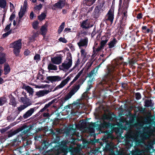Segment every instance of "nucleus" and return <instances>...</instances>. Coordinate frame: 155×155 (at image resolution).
<instances>
[{
  "mask_svg": "<svg viewBox=\"0 0 155 155\" xmlns=\"http://www.w3.org/2000/svg\"><path fill=\"white\" fill-rule=\"evenodd\" d=\"M123 64L124 66L126 63L124 62V59L122 57L117 58L112 61V64L107 68V72L100 84L104 87H110L117 81V75L119 71L120 66Z\"/></svg>",
  "mask_w": 155,
  "mask_h": 155,
  "instance_id": "nucleus-1",
  "label": "nucleus"
},
{
  "mask_svg": "<svg viewBox=\"0 0 155 155\" xmlns=\"http://www.w3.org/2000/svg\"><path fill=\"white\" fill-rule=\"evenodd\" d=\"M38 79H41L43 82H46L49 84L50 82L52 83H54L56 82H58L61 80V78L59 76H47L46 80H45L44 75L40 74L38 73L37 76Z\"/></svg>",
  "mask_w": 155,
  "mask_h": 155,
  "instance_id": "nucleus-2",
  "label": "nucleus"
},
{
  "mask_svg": "<svg viewBox=\"0 0 155 155\" xmlns=\"http://www.w3.org/2000/svg\"><path fill=\"white\" fill-rule=\"evenodd\" d=\"M150 137L149 129L147 127L143 129L142 133L140 132V139L137 140L136 138L134 139L136 144L139 145L141 143H144L145 141L148 139Z\"/></svg>",
  "mask_w": 155,
  "mask_h": 155,
  "instance_id": "nucleus-3",
  "label": "nucleus"
},
{
  "mask_svg": "<svg viewBox=\"0 0 155 155\" xmlns=\"http://www.w3.org/2000/svg\"><path fill=\"white\" fill-rule=\"evenodd\" d=\"M72 63L71 54L69 53L66 59V61L63 63L61 65L59 66V69L60 70L64 71L65 70H68L71 67Z\"/></svg>",
  "mask_w": 155,
  "mask_h": 155,
  "instance_id": "nucleus-4",
  "label": "nucleus"
},
{
  "mask_svg": "<svg viewBox=\"0 0 155 155\" xmlns=\"http://www.w3.org/2000/svg\"><path fill=\"white\" fill-rule=\"evenodd\" d=\"M82 78L80 79L77 82V84L73 86L72 89L70 91L73 95L80 88L81 86L83 84L87 78Z\"/></svg>",
  "mask_w": 155,
  "mask_h": 155,
  "instance_id": "nucleus-5",
  "label": "nucleus"
},
{
  "mask_svg": "<svg viewBox=\"0 0 155 155\" xmlns=\"http://www.w3.org/2000/svg\"><path fill=\"white\" fill-rule=\"evenodd\" d=\"M54 143L53 142L49 143V141L44 140L42 143L41 145L38 146L37 148L39 149L40 153H43L45 152L48 147L51 146V144Z\"/></svg>",
  "mask_w": 155,
  "mask_h": 155,
  "instance_id": "nucleus-6",
  "label": "nucleus"
},
{
  "mask_svg": "<svg viewBox=\"0 0 155 155\" xmlns=\"http://www.w3.org/2000/svg\"><path fill=\"white\" fill-rule=\"evenodd\" d=\"M28 104L26 105H21L19 107L17 108V110H15L12 114L10 116V119L12 120H14L16 117L20 113V112L28 107Z\"/></svg>",
  "mask_w": 155,
  "mask_h": 155,
  "instance_id": "nucleus-7",
  "label": "nucleus"
},
{
  "mask_svg": "<svg viewBox=\"0 0 155 155\" xmlns=\"http://www.w3.org/2000/svg\"><path fill=\"white\" fill-rule=\"evenodd\" d=\"M122 16L121 17V19L120 21V25H126V21L127 17V9L128 8H126L125 7H122Z\"/></svg>",
  "mask_w": 155,
  "mask_h": 155,
  "instance_id": "nucleus-8",
  "label": "nucleus"
},
{
  "mask_svg": "<svg viewBox=\"0 0 155 155\" xmlns=\"http://www.w3.org/2000/svg\"><path fill=\"white\" fill-rule=\"evenodd\" d=\"M114 8H110L106 16V21H110L111 24H112L113 22L114 16Z\"/></svg>",
  "mask_w": 155,
  "mask_h": 155,
  "instance_id": "nucleus-9",
  "label": "nucleus"
},
{
  "mask_svg": "<svg viewBox=\"0 0 155 155\" xmlns=\"http://www.w3.org/2000/svg\"><path fill=\"white\" fill-rule=\"evenodd\" d=\"M103 5L101 4L100 3L97 6L94 10V18L96 19L98 18L100 15V13L101 12H100L102 9V8Z\"/></svg>",
  "mask_w": 155,
  "mask_h": 155,
  "instance_id": "nucleus-10",
  "label": "nucleus"
},
{
  "mask_svg": "<svg viewBox=\"0 0 155 155\" xmlns=\"http://www.w3.org/2000/svg\"><path fill=\"white\" fill-rule=\"evenodd\" d=\"M65 5V1L62 0H59L57 2L53 5L52 9L56 10L58 8L59 9H62Z\"/></svg>",
  "mask_w": 155,
  "mask_h": 155,
  "instance_id": "nucleus-11",
  "label": "nucleus"
},
{
  "mask_svg": "<svg viewBox=\"0 0 155 155\" xmlns=\"http://www.w3.org/2000/svg\"><path fill=\"white\" fill-rule=\"evenodd\" d=\"M110 126V124L106 121H104L100 124H98V127L96 128L97 130L101 131L102 129L109 128Z\"/></svg>",
  "mask_w": 155,
  "mask_h": 155,
  "instance_id": "nucleus-12",
  "label": "nucleus"
},
{
  "mask_svg": "<svg viewBox=\"0 0 155 155\" xmlns=\"http://www.w3.org/2000/svg\"><path fill=\"white\" fill-rule=\"evenodd\" d=\"M38 108V107H35L33 108H31L28 110L23 115V117L24 119H26L31 116L34 111H36Z\"/></svg>",
  "mask_w": 155,
  "mask_h": 155,
  "instance_id": "nucleus-13",
  "label": "nucleus"
},
{
  "mask_svg": "<svg viewBox=\"0 0 155 155\" xmlns=\"http://www.w3.org/2000/svg\"><path fill=\"white\" fill-rule=\"evenodd\" d=\"M21 41V39H19L18 40L15 41L10 44L11 47L14 48H17L21 49L22 46Z\"/></svg>",
  "mask_w": 155,
  "mask_h": 155,
  "instance_id": "nucleus-14",
  "label": "nucleus"
},
{
  "mask_svg": "<svg viewBox=\"0 0 155 155\" xmlns=\"http://www.w3.org/2000/svg\"><path fill=\"white\" fill-rule=\"evenodd\" d=\"M71 78L69 76H68L65 79L62 81L60 84L56 86L53 90L54 91L59 89L63 87L68 82L70 79Z\"/></svg>",
  "mask_w": 155,
  "mask_h": 155,
  "instance_id": "nucleus-15",
  "label": "nucleus"
},
{
  "mask_svg": "<svg viewBox=\"0 0 155 155\" xmlns=\"http://www.w3.org/2000/svg\"><path fill=\"white\" fill-rule=\"evenodd\" d=\"M20 102H21L24 104L23 105H29L28 106L32 104L31 101L28 97H20Z\"/></svg>",
  "mask_w": 155,
  "mask_h": 155,
  "instance_id": "nucleus-16",
  "label": "nucleus"
},
{
  "mask_svg": "<svg viewBox=\"0 0 155 155\" xmlns=\"http://www.w3.org/2000/svg\"><path fill=\"white\" fill-rule=\"evenodd\" d=\"M22 88L23 89H25L27 92L29 93V96L31 95L32 96L34 93L33 89L30 87V86L27 85L26 84H23Z\"/></svg>",
  "mask_w": 155,
  "mask_h": 155,
  "instance_id": "nucleus-17",
  "label": "nucleus"
},
{
  "mask_svg": "<svg viewBox=\"0 0 155 155\" xmlns=\"http://www.w3.org/2000/svg\"><path fill=\"white\" fill-rule=\"evenodd\" d=\"M88 42V38L85 37L84 39H81L79 42L78 43V46L80 47L87 46Z\"/></svg>",
  "mask_w": 155,
  "mask_h": 155,
  "instance_id": "nucleus-18",
  "label": "nucleus"
},
{
  "mask_svg": "<svg viewBox=\"0 0 155 155\" xmlns=\"http://www.w3.org/2000/svg\"><path fill=\"white\" fill-rule=\"evenodd\" d=\"M62 58L59 56L51 58V61L54 64H58L61 62Z\"/></svg>",
  "mask_w": 155,
  "mask_h": 155,
  "instance_id": "nucleus-19",
  "label": "nucleus"
},
{
  "mask_svg": "<svg viewBox=\"0 0 155 155\" xmlns=\"http://www.w3.org/2000/svg\"><path fill=\"white\" fill-rule=\"evenodd\" d=\"M117 42L118 41L116 38H114L112 39H111L110 41L108 44L109 48H113Z\"/></svg>",
  "mask_w": 155,
  "mask_h": 155,
  "instance_id": "nucleus-20",
  "label": "nucleus"
},
{
  "mask_svg": "<svg viewBox=\"0 0 155 155\" xmlns=\"http://www.w3.org/2000/svg\"><path fill=\"white\" fill-rule=\"evenodd\" d=\"M143 153V151L139 149H137L132 152L131 155H142Z\"/></svg>",
  "mask_w": 155,
  "mask_h": 155,
  "instance_id": "nucleus-21",
  "label": "nucleus"
},
{
  "mask_svg": "<svg viewBox=\"0 0 155 155\" xmlns=\"http://www.w3.org/2000/svg\"><path fill=\"white\" fill-rule=\"evenodd\" d=\"M73 95L70 91L63 98L61 99V102L62 103H64L67 101Z\"/></svg>",
  "mask_w": 155,
  "mask_h": 155,
  "instance_id": "nucleus-22",
  "label": "nucleus"
},
{
  "mask_svg": "<svg viewBox=\"0 0 155 155\" xmlns=\"http://www.w3.org/2000/svg\"><path fill=\"white\" fill-rule=\"evenodd\" d=\"M6 61L5 54L4 53L0 52V64H4Z\"/></svg>",
  "mask_w": 155,
  "mask_h": 155,
  "instance_id": "nucleus-23",
  "label": "nucleus"
},
{
  "mask_svg": "<svg viewBox=\"0 0 155 155\" xmlns=\"http://www.w3.org/2000/svg\"><path fill=\"white\" fill-rule=\"evenodd\" d=\"M4 74L6 75L8 74L10 71V67L8 63L5 64L4 65Z\"/></svg>",
  "mask_w": 155,
  "mask_h": 155,
  "instance_id": "nucleus-24",
  "label": "nucleus"
},
{
  "mask_svg": "<svg viewBox=\"0 0 155 155\" xmlns=\"http://www.w3.org/2000/svg\"><path fill=\"white\" fill-rule=\"evenodd\" d=\"M10 98V102L9 104L10 105H12L14 106H15L17 104L15 101V98L12 94L11 96L9 97Z\"/></svg>",
  "mask_w": 155,
  "mask_h": 155,
  "instance_id": "nucleus-25",
  "label": "nucleus"
},
{
  "mask_svg": "<svg viewBox=\"0 0 155 155\" xmlns=\"http://www.w3.org/2000/svg\"><path fill=\"white\" fill-rule=\"evenodd\" d=\"M51 91V90L50 91L49 90L40 91L37 92V94L42 96H44L45 94H47Z\"/></svg>",
  "mask_w": 155,
  "mask_h": 155,
  "instance_id": "nucleus-26",
  "label": "nucleus"
},
{
  "mask_svg": "<svg viewBox=\"0 0 155 155\" xmlns=\"http://www.w3.org/2000/svg\"><path fill=\"white\" fill-rule=\"evenodd\" d=\"M145 104L144 106L148 107H152L153 104H152V100L151 99L147 100L144 102Z\"/></svg>",
  "mask_w": 155,
  "mask_h": 155,
  "instance_id": "nucleus-27",
  "label": "nucleus"
},
{
  "mask_svg": "<svg viewBox=\"0 0 155 155\" xmlns=\"http://www.w3.org/2000/svg\"><path fill=\"white\" fill-rule=\"evenodd\" d=\"M141 29L142 32L145 34L149 33L151 31V29L148 28L146 26H142Z\"/></svg>",
  "mask_w": 155,
  "mask_h": 155,
  "instance_id": "nucleus-28",
  "label": "nucleus"
},
{
  "mask_svg": "<svg viewBox=\"0 0 155 155\" xmlns=\"http://www.w3.org/2000/svg\"><path fill=\"white\" fill-rule=\"evenodd\" d=\"M47 26H45V24L44 25H42L40 29L41 33V35L43 36H45L46 33L47 31V28H46Z\"/></svg>",
  "mask_w": 155,
  "mask_h": 155,
  "instance_id": "nucleus-29",
  "label": "nucleus"
},
{
  "mask_svg": "<svg viewBox=\"0 0 155 155\" xmlns=\"http://www.w3.org/2000/svg\"><path fill=\"white\" fill-rule=\"evenodd\" d=\"M88 20L87 19L85 20L82 23L81 26L84 28L87 29L89 28V27L88 24L87 23V21Z\"/></svg>",
  "mask_w": 155,
  "mask_h": 155,
  "instance_id": "nucleus-30",
  "label": "nucleus"
},
{
  "mask_svg": "<svg viewBox=\"0 0 155 155\" xmlns=\"http://www.w3.org/2000/svg\"><path fill=\"white\" fill-rule=\"evenodd\" d=\"M153 147L152 144L149 143L148 144L145 145L144 147V149L145 151L147 152H149Z\"/></svg>",
  "mask_w": 155,
  "mask_h": 155,
  "instance_id": "nucleus-31",
  "label": "nucleus"
},
{
  "mask_svg": "<svg viewBox=\"0 0 155 155\" xmlns=\"http://www.w3.org/2000/svg\"><path fill=\"white\" fill-rule=\"evenodd\" d=\"M6 0H0V8H5L7 6Z\"/></svg>",
  "mask_w": 155,
  "mask_h": 155,
  "instance_id": "nucleus-32",
  "label": "nucleus"
},
{
  "mask_svg": "<svg viewBox=\"0 0 155 155\" xmlns=\"http://www.w3.org/2000/svg\"><path fill=\"white\" fill-rule=\"evenodd\" d=\"M57 99L56 98H55L52 100L51 101L49 102L48 104H46L45 105L44 107L46 109L49 107L52 104H53L54 102H57Z\"/></svg>",
  "mask_w": 155,
  "mask_h": 155,
  "instance_id": "nucleus-33",
  "label": "nucleus"
},
{
  "mask_svg": "<svg viewBox=\"0 0 155 155\" xmlns=\"http://www.w3.org/2000/svg\"><path fill=\"white\" fill-rule=\"evenodd\" d=\"M64 22H63L61 24V25L59 26L58 30V34H60L61 33L64 28Z\"/></svg>",
  "mask_w": 155,
  "mask_h": 155,
  "instance_id": "nucleus-34",
  "label": "nucleus"
},
{
  "mask_svg": "<svg viewBox=\"0 0 155 155\" xmlns=\"http://www.w3.org/2000/svg\"><path fill=\"white\" fill-rule=\"evenodd\" d=\"M48 68L49 70H57V66L51 63H50L48 65Z\"/></svg>",
  "mask_w": 155,
  "mask_h": 155,
  "instance_id": "nucleus-35",
  "label": "nucleus"
},
{
  "mask_svg": "<svg viewBox=\"0 0 155 155\" xmlns=\"http://www.w3.org/2000/svg\"><path fill=\"white\" fill-rule=\"evenodd\" d=\"M25 9H21V8L20 11L18 12V15L20 18H21L25 14Z\"/></svg>",
  "mask_w": 155,
  "mask_h": 155,
  "instance_id": "nucleus-36",
  "label": "nucleus"
},
{
  "mask_svg": "<svg viewBox=\"0 0 155 155\" xmlns=\"http://www.w3.org/2000/svg\"><path fill=\"white\" fill-rule=\"evenodd\" d=\"M33 127V126L32 125H30L28 126H27V125H25L22 126L21 127V130H23L26 128H28L26 129L29 132L31 130Z\"/></svg>",
  "mask_w": 155,
  "mask_h": 155,
  "instance_id": "nucleus-37",
  "label": "nucleus"
},
{
  "mask_svg": "<svg viewBox=\"0 0 155 155\" xmlns=\"http://www.w3.org/2000/svg\"><path fill=\"white\" fill-rule=\"evenodd\" d=\"M95 60L92 58V56L91 58V59L90 61L88 62L87 63V67L88 68H89L91 67L93 64Z\"/></svg>",
  "mask_w": 155,
  "mask_h": 155,
  "instance_id": "nucleus-38",
  "label": "nucleus"
},
{
  "mask_svg": "<svg viewBox=\"0 0 155 155\" xmlns=\"http://www.w3.org/2000/svg\"><path fill=\"white\" fill-rule=\"evenodd\" d=\"M22 141L23 142V145L25 147L26 146L30 145L31 143V141L28 140L27 139H23Z\"/></svg>",
  "mask_w": 155,
  "mask_h": 155,
  "instance_id": "nucleus-39",
  "label": "nucleus"
},
{
  "mask_svg": "<svg viewBox=\"0 0 155 155\" xmlns=\"http://www.w3.org/2000/svg\"><path fill=\"white\" fill-rule=\"evenodd\" d=\"M96 0H86V4L87 5L90 6L93 5L95 2Z\"/></svg>",
  "mask_w": 155,
  "mask_h": 155,
  "instance_id": "nucleus-40",
  "label": "nucleus"
},
{
  "mask_svg": "<svg viewBox=\"0 0 155 155\" xmlns=\"http://www.w3.org/2000/svg\"><path fill=\"white\" fill-rule=\"evenodd\" d=\"M19 48H14L13 52L16 56H18L20 52V49Z\"/></svg>",
  "mask_w": 155,
  "mask_h": 155,
  "instance_id": "nucleus-41",
  "label": "nucleus"
},
{
  "mask_svg": "<svg viewBox=\"0 0 155 155\" xmlns=\"http://www.w3.org/2000/svg\"><path fill=\"white\" fill-rule=\"evenodd\" d=\"M95 127H98V124H96L95 123H90L89 126V129H93Z\"/></svg>",
  "mask_w": 155,
  "mask_h": 155,
  "instance_id": "nucleus-42",
  "label": "nucleus"
},
{
  "mask_svg": "<svg viewBox=\"0 0 155 155\" xmlns=\"http://www.w3.org/2000/svg\"><path fill=\"white\" fill-rule=\"evenodd\" d=\"M46 16V15L45 13H42L40 15L38 16V18L39 20L42 21L45 19Z\"/></svg>",
  "mask_w": 155,
  "mask_h": 155,
  "instance_id": "nucleus-43",
  "label": "nucleus"
},
{
  "mask_svg": "<svg viewBox=\"0 0 155 155\" xmlns=\"http://www.w3.org/2000/svg\"><path fill=\"white\" fill-rule=\"evenodd\" d=\"M81 57L83 58V59H85L86 57L87 53L85 52V50L82 49L81 51Z\"/></svg>",
  "mask_w": 155,
  "mask_h": 155,
  "instance_id": "nucleus-44",
  "label": "nucleus"
},
{
  "mask_svg": "<svg viewBox=\"0 0 155 155\" xmlns=\"http://www.w3.org/2000/svg\"><path fill=\"white\" fill-rule=\"evenodd\" d=\"M18 131H19L18 130H17L12 132L9 133L8 134V137H12V136L17 134L18 132Z\"/></svg>",
  "mask_w": 155,
  "mask_h": 155,
  "instance_id": "nucleus-45",
  "label": "nucleus"
},
{
  "mask_svg": "<svg viewBox=\"0 0 155 155\" xmlns=\"http://www.w3.org/2000/svg\"><path fill=\"white\" fill-rule=\"evenodd\" d=\"M95 69L96 68H94L92 69L89 73L87 74V76L90 78H91L95 73L94 72L95 71Z\"/></svg>",
  "mask_w": 155,
  "mask_h": 155,
  "instance_id": "nucleus-46",
  "label": "nucleus"
},
{
  "mask_svg": "<svg viewBox=\"0 0 155 155\" xmlns=\"http://www.w3.org/2000/svg\"><path fill=\"white\" fill-rule=\"evenodd\" d=\"M38 24L39 22L37 21H35V22H33L32 24L33 28L34 29H37Z\"/></svg>",
  "mask_w": 155,
  "mask_h": 155,
  "instance_id": "nucleus-47",
  "label": "nucleus"
},
{
  "mask_svg": "<svg viewBox=\"0 0 155 155\" xmlns=\"http://www.w3.org/2000/svg\"><path fill=\"white\" fill-rule=\"evenodd\" d=\"M6 99L5 97H0V106H2L5 103Z\"/></svg>",
  "mask_w": 155,
  "mask_h": 155,
  "instance_id": "nucleus-48",
  "label": "nucleus"
},
{
  "mask_svg": "<svg viewBox=\"0 0 155 155\" xmlns=\"http://www.w3.org/2000/svg\"><path fill=\"white\" fill-rule=\"evenodd\" d=\"M124 1L123 6L124 8L125 7L126 8H128V7L129 2V0H124Z\"/></svg>",
  "mask_w": 155,
  "mask_h": 155,
  "instance_id": "nucleus-49",
  "label": "nucleus"
},
{
  "mask_svg": "<svg viewBox=\"0 0 155 155\" xmlns=\"http://www.w3.org/2000/svg\"><path fill=\"white\" fill-rule=\"evenodd\" d=\"M107 41L108 40L107 39H106L104 40H102L101 41L100 43V46H101V47H102L103 48L105 45L106 44Z\"/></svg>",
  "mask_w": 155,
  "mask_h": 155,
  "instance_id": "nucleus-50",
  "label": "nucleus"
},
{
  "mask_svg": "<svg viewBox=\"0 0 155 155\" xmlns=\"http://www.w3.org/2000/svg\"><path fill=\"white\" fill-rule=\"evenodd\" d=\"M135 95L136 99L137 100H139L141 98V94L139 92L136 93Z\"/></svg>",
  "mask_w": 155,
  "mask_h": 155,
  "instance_id": "nucleus-51",
  "label": "nucleus"
},
{
  "mask_svg": "<svg viewBox=\"0 0 155 155\" xmlns=\"http://www.w3.org/2000/svg\"><path fill=\"white\" fill-rule=\"evenodd\" d=\"M58 40L63 43H66L67 42V41L64 38L62 37H60L58 39Z\"/></svg>",
  "mask_w": 155,
  "mask_h": 155,
  "instance_id": "nucleus-52",
  "label": "nucleus"
},
{
  "mask_svg": "<svg viewBox=\"0 0 155 155\" xmlns=\"http://www.w3.org/2000/svg\"><path fill=\"white\" fill-rule=\"evenodd\" d=\"M138 110L140 113H143L145 112V108L142 107H139L138 108Z\"/></svg>",
  "mask_w": 155,
  "mask_h": 155,
  "instance_id": "nucleus-53",
  "label": "nucleus"
},
{
  "mask_svg": "<svg viewBox=\"0 0 155 155\" xmlns=\"http://www.w3.org/2000/svg\"><path fill=\"white\" fill-rule=\"evenodd\" d=\"M42 7V5L41 4H40L38 5H37L36 7H35V8L36 10H40L41 8Z\"/></svg>",
  "mask_w": 155,
  "mask_h": 155,
  "instance_id": "nucleus-54",
  "label": "nucleus"
},
{
  "mask_svg": "<svg viewBox=\"0 0 155 155\" xmlns=\"http://www.w3.org/2000/svg\"><path fill=\"white\" fill-rule=\"evenodd\" d=\"M15 17V15L14 12H13L10 15V17L9 18V20L10 21H12Z\"/></svg>",
  "mask_w": 155,
  "mask_h": 155,
  "instance_id": "nucleus-55",
  "label": "nucleus"
},
{
  "mask_svg": "<svg viewBox=\"0 0 155 155\" xmlns=\"http://www.w3.org/2000/svg\"><path fill=\"white\" fill-rule=\"evenodd\" d=\"M131 38V35L130 34H127L125 35V38L126 40H130Z\"/></svg>",
  "mask_w": 155,
  "mask_h": 155,
  "instance_id": "nucleus-56",
  "label": "nucleus"
},
{
  "mask_svg": "<svg viewBox=\"0 0 155 155\" xmlns=\"http://www.w3.org/2000/svg\"><path fill=\"white\" fill-rule=\"evenodd\" d=\"M82 97L84 99H86L88 97L87 95V92H84L82 95Z\"/></svg>",
  "mask_w": 155,
  "mask_h": 155,
  "instance_id": "nucleus-57",
  "label": "nucleus"
},
{
  "mask_svg": "<svg viewBox=\"0 0 155 155\" xmlns=\"http://www.w3.org/2000/svg\"><path fill=\"white\" fill-rule=\"evenodd\" d=\"M143 15L141 13H138L137 15L136 18L138 19H140L142 18Z\"/></svg>",
  "mask_w": 155,
  "mask_h": 155,
  "instance_id": "nucleus-58",
  "label": "nucleus"
},
{
  "mask_svg": "<svg viewBox=\"0 0 155 155\" xmlns=\"http://www.w3.org/2000/svg\"><path fill=\"white\" fill-rule=\"evenodd\" d=\"M11 25V23H10L9 24L7 25L6 26L5 29V31H9L10 28V27Z\"/></svg>",
  "mask_w": 155,
  "mask_h": 155,
  "instance_id": "nucleus-59",
  "label": "nucleus"
},
{
  "mask_svg": "<svg viewBox=\"0 0 155 155\" xmlns=\"http://www.w3.org/2000/svg\"><path fill=\"white\" fill-rule=\"evenodd\" d=\"M40 55L39 54H36L34 57V59L35 60H40Z\"/></svg>",
  "mask_w": 155,
  "mask_h": 155,
  "instance_id": "nucleus-60",
  "label": "nucleus"
},
{
  "mask_svg": "<svg viewBox=\"0 0 155 155\" xmlns=\"http://www.w3.org/2000/svg\"><path fill=\"white\" fill-rule=\"evenodd\" d=\"M30 53V51L28 49H27L24 52V54L25 55L27 56L29 55Z\"/></svg>",
  "mask_w": 155,
  "mask_h": 155,
  "instance_id": "nucleus-61",
  "label": "nucleus"
},
{
  "mask_svg": "<svg viewBox=\"0 0 155 155\" xmlns=\"http://www.w3.org/2000/svg\"><path fill=\"white\" fill-rule=\"evenodd\" d=\"M127 143L128 144H130L131 146H133V141L130 139H128L127 141Z\"/></svg>",
  "mask_w": 155,
  "mask_h": 155,
  "instance_id": "nucleus-62",
  "label": "nucleus"
},
{
  "mask_svg": "<svg viewBox=\"0 0 155 155\" xmlns=\"http://www.w3.org/2000/svg\"><path fill=\"white\" fill-rule=\"evenodd\" d=\"M34 14L33 12V11H32L30 14V18L31 19H32L34 17Z\"/></svg>",
  "mask_w": 155,
  "mask_h": 155,
  "instance_id": "nucleus-63",
  "label": "nucleus"
},
{
  "mask_svg": "<svg viewBox=\"0 0 155 155\" xmlns=\"http://www.w3.org/2000/svg\"><path fill=\"white\" fill-rule=\"evenodd\" d=\"M7 130V129L6 128H3L0 129V132L2 134L4 133Z\"/></svg>",
  "mask_w": 155,
  "mask_h": 155,
  "instance_id": "nucleus-64",
  "label": "nucleus"
}]
</instances>
